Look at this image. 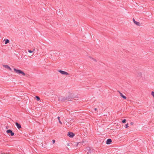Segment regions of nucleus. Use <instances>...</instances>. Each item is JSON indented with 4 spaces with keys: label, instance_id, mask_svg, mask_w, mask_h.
I'll list each match as a JSON object with an SVG mask.
<instances>
[{
    "label": "nucleus",
    "instance_id": "1",
    "mask_svg": "<svg viewBox=\"0 0 154 154\" xmlns=\"http://www.w3.org/2000/svg\"><path fill=\"white\" fill-rule=\"evenodd\" d=\"M14 70L15 72L17 74H21L23 75V76H25V73L23 72L20 70L17 69L15 68H14Z\"/></svg>",
    "mask_w": 154,
    "mask_h": 154
},
{
    "label": "nucleus",
    "instance_id": "2",
    "mask_svg": "<svg viewBox=\"0 0 154 154\" xmlns=\"http://www.w3.org/2000/svg\"><path fill=\"white\" fill-rule=\"evenodd\" d=\"M74 134L72 132H69L68 134V135L70 137H72L74 136Z\"/></svg>",
    "mask_w": 154,
    "mask_h": 154
},
{
    "label": "nucleus",
    "instance_id": "3",
    "mask_svg": "<svg viewBox=\"0 0 154 154\" xmlns=\"http://www.w3.org/2000/svg\"><path fill=\"white\" fill-rule=\"evenodd\" d=\"M59 72L62 74L66 75H67L69 74L67 72L62 70H59Z\"/></svg>",
    "mask_w": 154,
    "mask_h": 154
},
{
    "label": "nucleus",
    "instance_id": "4",
    "mask_svg": "<svg viewBox=\"0 0 154 154\" xmlns=\"http://www.w3.org/2000/svg\"><path fill=\"white\" fill-rule=\"evenodd\" d=\"M6 132L8 133H11V136H13L14 135V132H13L12 130H11L9 129L7 130L6 131Z\"/></svg>",
    "mask_w": 154,
    "mask_h": 154
},
{
    "label": "nucleus",
    "instance_id": "5",
    "mask_svg": "<svg viewBox=\"0 0 154 154\" xmlns=\"http://www.w3.org/2000/svg\"><path fill=\"white\" fill-rule=\"evenodd\" d=\"M112 142V140L110 139H108L106 141V143L107 144H109Z\"/></svg>",
    "mask_w": 154,
    "mask_h": 154
},
{
    "label": "nucleus",
    "instance_id": "6",
    "mask_svg": "<svg viewBox=\"0 0 154 154\" xmlns=\"http://www.w3.org/2000/svg\"><path fill=\"white\" fill-rule=\"evenodd\" d=\"M15 125H16V126L18 129H19L21 128V127L20 125L17 122H16Z\"/></svg>",
    "mask_w": 154,
    "mask_h": 154
},
{
    "label": "nucleus",
    "instance_id": "7",
    "mask_svg": "<svg viewBox=\"0 0 154 154\" xmlns=\"http://www.w3.org/2000/svg\"><path fill=\"white\" fill-rule=\"evenodd\" d=\"M3 66L6 68L9 69L10 71L12 70L11 68L8 65H3Z\"/></svg>",
    "mask_w": 154,
    "mask_h": 154
},
{
    "label": "nucleus",
    "instance_id": "8",
    "mask_svg": "<svg viewBox=\"0 0 154 154\" xmlns=\"http://www.w3.org/2000/svg\"><path fill=\"white\" fill-rule=\"evenodd\" d=\"M120 93V96H121L123 98L125 99H126V97L124 96L122 93Z\"/></svg>",
    "mask_w": 154,
    "mask_h": 154
},
{
    "label": "nucleus",
    "instance_id": "9",
    "mask_svg": "<svg viewBox=\"0 0 154 154\" xmlns=\"http://www.w3.org/2000/svg\"><path fill=\"white\" fill-rule=\"evenodd\" d=\"M4 41H5V44H7V43L9 42V41L8 39H6L5 40V39Z\"/></svg>",
    "mask_w": 154,
    "mask_h": 154
},
{
    "label": "nucleus",
    "instance_id": "10",
    "mask_svg": "<svg viewBox=\"0 0 154 154\" xmlns=\"http://www.w3.org/2000/svg\"><path fill=\"white\" fill-rule=\"evenodd\" d=\"M134 23L137 26H140V24L139 22H138L137 21H135L134 22Z\"/></svg>",
    "mask_w": 154,
    "mask_h": 154
},
{
    "label": "nucleus",
    "instance_id": "11",
    "mask_svg": "<svg viewBox=\"0 0 154 154\" xmlns=\"http://www.w3.org/2000/svg\"><path fill=\"white\" fill-rule=\"evenodd\" d=\"M81 143L80 142L78 143L77 142H75L74 143V145H76V146H77L79 145V143Z\"/></svg>",
    "mask_w": 154,
    "mask_h": 154
},
{
    "label": "nucleus",
    "instance_id": "12",
    "mask_svg": "<svg viewBox=\"0 0 154 154\" xmlns=\"http://www.w3.org/2000/svg\"><path fill=\"white\" fill-rule=\"evenodd\" d=\"M57 119H58L59 122L60 123V124H62V123L60 120V117L58 116L57 117Z\"/></svg>",
    "mask_w": 154,
    "mask_h": 154
},
{
    "label": "nucleus",
    "instance_id": "13",
    "mask_svg": "<svg viewBox=\"0 0 154 154\" xmlns=\"http://www.w3.org/2000/svg\"><path fill=\"white\" fill-rule=\"evenodd\" d=\"M126 121V119H124V120H123L122 121V123H125Z\"/></svg>",
    "mask_w": 154,
    "mask_h": 154
},
{
    "label": "nucleus",
    "instance_id": "14",
    "mask_svg": "<svg viewBox=\"0 0 154 154\" xmlns=\"http://www.w3.org/2000/svg\"><path fill=\"white\" fill-rule=\"evenodd\" d=\"M151 95L153 96V97L154 98V92L152 91L151 92Z\"/></svg>",
    "mask_w": 154,
    "mask_h": 154
},
{
    "label": "nucleus",
    "instance_id": "15",
    "mask_svg": "<svg viewBox=\"0 0 154 154\" xmlns=\"http://www.w3.org/2000/svg\"><path fill=\"white\" fill-rule=\"evenodd\" d=\"M125 127L126 128H128V124H126L125 125Z\"/></svg>",
    "mask_w": 154,
    "mask_h": 154
},
{
    "label": "nucleus",
    "instance_id": "16",
    "mask_svg": "<svg viewBox=\"0 0 154 154\" xmlns=\"http://www.w3.org/2000/svg\"><path fill=\"white\" fill-rule=\"evenodd\" d=\"M36 98L37 100H38V96H36Z\"/></svg>",
    "mask_w": 154,
    "mask_h": 154
},
{
    "label": "nucleus",
    "instance_id": "17",
    "mask_svg": "<svg viewBox=\"0 0 154 154\" xmlns=\"http://www.w3.org/2000/svg\"><path fill=\"white\" fill-rule=\"evenodd\" d=\"M28 52L30 53H32L33 52V51H32L31 50H28Z\"/></svg>",
    "mask_w": 154,
    "mask_h": 154
},
{
    "label": "nucleus",
    "instance_id": "18",
    "mask_svg": "<svg viewBox=\"0 0 154 154\" xmlns=\"http://www.w3.org/2000/svg\"><path fill=\"white\" fill-rule=\"evenodd\" d=\"M141 73L140 72L138 73V75L139 76H141Z\"/></svg>",
    "mask_w": 154,
    "mask_h": 154
},
{
    "label": "nucleus",
    "instance_id": "19",
    "mask_svg": "<svg viewBox=\"0 0 154 154\" xmlns=\"http://www.w3.org/2000/svg\"><path fill=\"white\" fill-rule=\"evenodd\" d=\"M53 143L54 144L55 143V140H52Z\"/></svg>",
    "mask_w": 154,
    "mask_h": 154
},
{
    "label": "nucleus",
    "instance_id": "20",
    "mask_svg": "<svg viewBox=\"0 0 154 154\" xmlns=\"http://www.w3.org/2000/svg\"><path fill=\"white\" fill-rule=\"evenodd\" d=\"M65 99H64V98H63L62 97H61V100H63V101L64 100H65Z\"/></svg>",
    "mask_w": 154,
    "mask_h": 154
},
{
    "label": "nucleus",
    "instance_id": "21",
    "mask_svg": "<svg viewBox=\"0 0 154 154\" xmlns=\"http://www.w3.org/2000/svg\"><path fill=\"white\" fill-rule=\"evenodd\" d=\"M133 21L134 22L136 21L134 19H133Z\"/></svg>",
    "mask_w": 154,
    "mask_h": 154
},
{
    "label": "nucleus",
    "instance_id": "22",
    "mask_svg": "<svg viewBox=\"0 0 154 154\" xmlns=\"http://www.w3.org/2000/svg\"><path fill=\"white\" fill-rule=\"evenodd\" d=\"M39 102H41V101L40 100V98L39 97Z\"/></svg>",
    "mask_w": 154,
    "mask_h": 154
},
{
    "label": "nucleus",
    "instance_id": "23",
    "mask_svg": "<svg viewBox=\"0 0 154 154\" xmlns=\"http://www.w3.org/2000/svg\"><path fill=\"white\" fill-rule=\"evenodd\" d=\"M69 143H68L67 144V146H69Z\"/></svg>",
    "mask_w": 154,
    "mask_h": 154
},
{
    "label": "nucleus",
    "instance_id": "24",
    "mask_svg": "<svg viewBox=\"0 0 154 154\" xmlns=\"http://www.w3.org/2000/svg\"><path fill=\"white\" fill-rule=\"evenodd\" d=\"M93 59V60L94 61H96V60H95V59Z\"/></svg>",
    "mask_w": 154,
    "mask_h": 154
},
{
    "label": "nucleus",
    "instance_id": "25",
    "mask_svg": "<svg viewBox=\"0 0 154 154\" xmlns=\"http://www.w3.org/2000/svg\"><path fill=\"white\" fill-rule=\"evenodd\" d=\"M94 110H95V111H96V110H97V109H96V108H95V109H94Z\"/></svg>",
    "mask_w": 154,
    "mask_h": 154
}]
</instances>
